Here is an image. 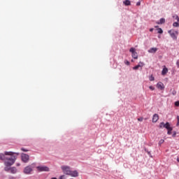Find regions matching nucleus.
<instances>
[{
	"instance_id": "nucleus-1",
	"label": "nucleus",
	"mask_w": 179,
	"mask_h": 179,
	"mask_svg": "<svg viewBox=\"0 0 179 179\" xmlns=\"http://www.w3.org/2000/svg\"><path fill=\"white\" fill-rule=\"evenodd\" d=\"M13 155H17V156H19V153H15L13 152H5L4 154L1 153L0 160H3V162H9V159H10L12 156H14Z\"/></svg>"
},
{
	"instance_id": "nucleus-2",
	"label": "nucleus",
	"mask_w": 179,
	"mask_h": 179,
	"mask_svg": "<svg viewBox=\"0 0 179 179\" xmlns=\"http://www.w3.org/2000/svg\"><path fill=\"white\" fill-rule=\"evenodd\" d=\"M16 161V157L12 156L10 158H9V161L5 162L4 164L6 167L4 168L5 171H10V166H13V164H15V162Z\"/></svg>"
},
{
	"instance_id": "nucleus-3",
	"label": "nucleus",
	"mask_w": 179,
	"mask_h": 179,
	"mask_svg": "<svg viewBox=\"0 0 179 179\" xmlns=\"http://www.w3.org/2000/svg\"><path fill=\"white\" fill-rule=\"evenodd\" d=\"M173 40H177L178 37V31H175L174 29H171L168 31Z\"/></svg>"
},
{
	"instance_id": "nucleus-4",
	"label": "nucleus",
	"mask_w": 179,
	"mask_h": 179,
	"mask_svg": "<svg viewBox=\"0 0 179 179\" xmlns=\"http://www.w3.org/2000/svg\"><path fill=\"white\" fill-rule=\"evenodd\" d=\"M61 169L64 174H66V176H69L71 173V168L69 166H62Z\"/></svg>"
},
{
	"instance_id": "nucleus-5",
	"label": "nucleus",
	"mask_w": 179,
	"mask_h": 179,
	"mask_svg": "<svg viewBox=\"0 0 179 179\" xmlns=\"http://www.w3.org/2000/svg\"><path fill=\"white\" fill-rule=\"evenodd\" d=\"M21 158L24 163H27L30 159V157L27 154L22 153L21 155Z\"/></svg>"
},
{
	"instance_id": "nucleus-6",
	"label": "nucleus",
	"mask_w": 179,
	"mask_h": 179,
	"mask_svg": "<svg viewBox=\"0 0 179 179\" xmlns=\"http://www.w3.org/2000/svg\"><path fill=\"white\" fill-rule=\"evenodd\" d=\"M38 171H50V168H48L46 166H37L36 167Z\"/></svg>"
},
{
	"instance_id": "nucleus-7",
	"label": "nucleus",
	"mask_w": 179,
	"mask_h": 179,
	"mask_svg": "<svg viewBox=\"0 0 179 179\" xmlns=\"http://www.w3.org/2000/svg\"><path fill=\"white\" fill-rule=\"evenodd\" d=\"M31 171H33V168H31V166H27L24 169V174H31Z\"/></svg>"
},
{
	"instance_id": "nucleus-8",
	"label": "nucleus",
	"mask_w": 179,
	"mask_h": 179,
	"mask_svg": "<svg viewBox=\"0 0 179 179\" xmlns=\"http://www.w3.org/2000/svg\"><path fill=\"white\" fill-rule=\"evenodd\" d=\"M129 51L132 53V57L134 59H138V53L135 51V48H130Z\"/></svg>"
},
{
	"instance_id": "nucleus-9",
	"label": "nucleus",
	"mask_w": 179,
	"mask_h": 179,
	"mask_svg": "<svg viewBox=\"0 0 179 179\" xmlns=\"http://www.w3.org/2000/svg\"><path fill=\"white\" fill-rule=\"evenodd\" d=\"M157 87L160 90H164V84H163L162 82H159L157 84Z\"/></svg>"
},
{
	"instance_id": "nucleus-10",
	"label": "nucleus",
	"mask_w": 179,
	"mask_h": 179,
	"mask_svg": "<svg viewBox=\"0 0 179 179\" xmlns=\"http://www.w3.org/2000/svg\"><path fill=\"white\" fill-rule=\"evenodd\" d=\"M69 176H71V177H78L79 173L76 171H71Z\"/></svg>"
},
{
	"instance_id": "nucleus-11",
	"label": "nucleus",
	"mask_w": 179,
	"mask_h": 179,
	"mask_svg": "<svg viewBox=\"0 0 179 179\" xmlns=\"http://www.w3.org/2000/svg\"><path fill=\"white\" fill-rule=\"evenodd\" d=\"M170 125V123L166 122V124H164V122H161L159 124V128H166L167 129V127H169Z\"/></svg>"
},
{
	"instance_id": "nucleus-12",
	"label": "nucleus",
	"mask_w": 179,
	"mask_h": 179,
	"mask_svg": "<svg viewBox=\"0 0 179 179\" xmlns=\"http://www.w3.org/2000/svg\"><path fill=\"white\" fill-rule=\"evenodd\" d=\"M159 121V115L155 114L152 117V122H157Z\"/></svg>"
},
{
	"instance_id": "nucleus-13",
	"label": "nucleus",
	"mask_w": 179,
	"mask_h": 179,
	"mask_svg": "<svg viewBox=\"0 0 179 179\" xmlns=\"http://www.w3.org/2000/svg\"><path fill=\"white\" fill-rule=\"evenodd\" d=\"M157 52V48H152L148 50L150 54H155Z\"/></svg>"
},
{
	"instance_id": "nucleus-14",
	"label": "nucleus",
	"mask_w": 179,
	"mask_h": 179,
	"mask_svg": "<svg viewBox=\"0 0 179 179\" xmlns=\"http://www.w3.org/2000/svg\"><path fill=\"white\" fill-rule=\"evenodd\" d=\"M10 172L12 173V174H16L17 173V169H16V167H11L10 169Z\"/></svg>"
},
{
	"instance_id": "nucleus-15",
	"label": "nucleus",
	"mask_w": 179,
	"mask_h": 179,
	"mask_svg": "<svg viewBox=\"0 0 179 179\" xmlns=\"http://www.w3.org/2000/svg\"><path fill=\"white\" fill-rule=\"evenodd\" d=\"M166 129L168 131L167 132L168 135H171V131H173V127H171L170 125L166 126Z\"/></svg>"
},
{
	"instance_id": "nucleus-16",
	"label": "nucleus",
	"mask_w": 179,
	"mask_h": 179,
	"mask_svg": "<svg viewBox=\"0 0 179 179\" xmlns=\"http://www.w3.org/2000/svg\"><path fill=\"white\" fill-rule=\"evenodd\" d=\"M169 72V69L166 68V66H164V68L163 69L162 71V75L164 76Z\"/></svg>"
},
{
	"instance_id": "nucleus-17",
	"label": "nucleus",
	"mask_w": 179,
	"mask_h": 179,
	"mask_svg": "<svg viewBox=\"0 0 179 179\" xmlns=\"http://www.w3.org/2000/svg\"><path fill=\"white\" fill-rule=\"evenodd\" d=\"M164 23H166V20L164 18H161L159 20V22H157V24H163Z\"/></svg>"
},
{
	"instance_id": "nucleus-18",
	"label": "nucleus",
	"mask_w": 179,
	"mask_h": 179,
	"mask_svg": "<svg viewBox=\"0 0 179 179\" xmlns=\"http://www.w3.org/2000/svg\"><path fill=\"white\" fill-rule=\"evenodd\" d=\"M123 3L126 6H131V1L129 0H125L124 1H123Z\"/></svg>"
},
{
	"instance_id": "nucleus-19",
	"label": "nucleus",
	"mask_w": 179,
	"mask_h": 179,
	"mask_svg": "<svg viewBox=\"0 0 179 179\" xmlns=\"http://www.w3.org/2000/svg\"><path fill=\"white\" fill-rule=\"evenodd\" d=\"M139 68H141V64H138L137 66H134L133 69H134V71H136L137 69H139Z\"/></svg>"
},
{
	"instance_id": "nucleus-20",
	"label": "nucleus",
	"mask_w": 179,
	"mask_h": 179,
	"mask_svg": "<svg viewBox=\"0 0 179 179\" xmlns=\"http://www.w3.org/2000/svg\"><path fill=\"white\" fill-rule=\"evenodd\" d=\"M157 31L159 34H163V29L162 28L157 29Z\"/></svg>"
},
{
	"instance_id": "nucleus-21",
	"label": "nucleus",
	"mask_w": 179,
	"mask_h": 179,
	"mask_svg": "<svg viewBox=\"0 0 179 179\" xmlns=\"http://www.w3.org/2000/svg\"><path fill=\"white\" fill-rule=\"evenodd\" d=\"M149 79H150V82H153V80H155V77L153 76V75H151L149 77Z\"/></svg>"
},
{
	"instance_id": "nucleus-22",
	"label": "nucleus",
	"mask_w": 179,
	"mask_h": 179,
	"mask_svg": "<svg viewBox=\"0 0 179 179\" xmlns=\"http://www.w3.org/2000/svg\"><path fill=\"white\" fill-rule=\"evenodd\" d=\"M173 27H179V23L178 22H173Z\"/></svg>"
},
{
	"instance_id": "nucleus-23",
	"label": "nucleus",
	"mask_w": 179,
	"mask_h": 179,
	"mask_svg": "<svg viewBox=\"0 0 179 179\" xmlns=\"http://www.w3.org/2000/svg\"><path fill=\"white\" fill-rule=\"evenodd\" d=\"M173 19H175L176 20H177V22H179V17H178V15H173Z\"/></svg>"
},
{
	"instance_id": "nucleus-24",
	"label": "nucleus",
	"mask_w": 179,
	"mask_h": 179,
	"mask_svg": "<svg viewBox=\"0 0 179 179\" xmlns=\"http://www.w3.org/2000/svg\"><path fill=\"white\" fill-rule=\"evenodd\" d=\"M163 143H164V140L161 139V140L159 141V145H163Z\"/></svg>"
},
{
	"instance_id": "nucleus-25",
	"label": "nucleus",
	"mask_w": 179,
	"mask_h": 179,
	"mask_svg": "<svg viewBox=\"0 0 179 179\" xmlns=\"http://www.w3.org/2000/svg\"><path fill=\"white\" fill-rule=\"evenodd\" d=\"M138 65H140V66H141V68H142V66H143V65H145V64H143V62H140Z\"/></svg>"
},
{
	"instance_id": "nucleus-26",
	"label": "nucleus",
	"mask_w": 179,
	"mask_h": 179,
	"mask_svg": "<svg viewBox=\"0 0 179 179\" xmlns=\"http://www.w3.org/2000/svg\"><path fill=\"white\" fill-rule=\"evenodd\" d=\"M175 106H176V107H178V106H179V101H178L175 102Z\"/></svg>"
},
{
	"instance_id": "nucleus-27",
	"label": "nucleus",
	"mask_w": 179,
	"mask_h": 179,
	"mask_svg": "<svg viewBox=\"0 0 179 179\" xmlns=\"http://www.w3.org/2000/svg\"><path fill=\"white\" fill-rule=\"evenodd\" d=\"M149 89H150V90H155V87H153V86H150V87H149Z\"/></svg>"
},
{
	"instance_id": "nucleus-28",
	"label": "nucleus",
	"mask_w": 179,
	"mask_h": 179,
	"mask_svg": "<svg viewBox=\"0 0 179 179\" xmlns=\"http://www.w3.org/2000/svg\"><path fill=\"white\" fill-rule=\"evenodd\" d=\"M138 121H140V122L143 121V117H139V118H138Z\"/></svg>"
},
{
	"instance_id": "nucleus-29",
	"label": "nucleus",
	"mask_w": 179,
	"mask_h": 179,
	"mask_svg": "<svg viewBox=\"0 0 179 179\" xmlns=\"http://www.w3.org/2000/svg\"><path fill=\"white\" fill-rule=\"evenodd\" d=\"M177 121H178L177 126L178 127V125H179V116H177Z\"/></svg>"
},
{
	"instance_id": "nucleus-30",
	"label": "nucleus",
	"mask_w": 179,
	"mask_h": 179,
	"mask_svg": "<svg viewBox=\"0 0 179 179\" xmlns=\"http://www.w3.org/2000/svg\"><path fill=\"white\" fill-rule=\"evenodd\" d=\"M21 150H22V152H29V150H27L24 148H21Z\"/></svg>"
},
{
	"instance_id": "nucleus-31",
	"label": "nucleus",
	"mask_w": 179,
	"mask_h": 179,
	"mask_svg": "<svg viewBox=\"0 0 179 179\" xmlns=\"http://www.w3.org/2000/svg\"><path fill=\"white\" fill-rule=\"evenodd\" d=\"M65 178V176L62 175L59 177V179H64Z\"/></svg>"
},
{
	"instance_id": "nucleus-32",
	"label": "nucleus",
	"mask_w": 179,
	"mask_h": 179,
	"mask_svg": "<svg viewBox=\"0 0 179 179\" xmlns=\"http://www.w3.org/2000/svg\"><path fill=\"white\" fill-rule=\"evenodd\" d=\"M137 6H141V1L136 3Z\"/></svg>"
},
{
	"instance_id": "nucleus-33",
	"label": "nucleus",
	"mask_w": 179,
	"mask_h": 179,
	"mask_svg": "<svg viewBox=\"0 0 179 179\" xmlns=\"http://www.w3.org/2000/svg\"><path fill=\"white\" fill-rule=\"evenodd\" d=\"M176 65H177L178 67L179 68V60L176 62Z\"/></svg>"
},
{
	"instance_id": "nucleus-34",
	"label": "nucleus",
	"mask_w": 179,
	"mask_h": 179,
	"mask_svg": "<svg viewBox=\"0 0 179 179\" xmlns=\"http://www.w3.org/2000/svg\"><path fill=\"white\" fill-rule=\"evenodd\" d=\"M126 64H127V65H129V62L127 61V62H126Z\"/></svg>"
},
{
	"instance_id": "nucleus-35",
	"label": "nucleus",
	"mask_w": 179,
	"mask_h": 179,
	"mask_svg": "<svg viewBox=\"0 0 179 179\" xmlns=\"http://www.w3.org/2000/svg\"><path fill=\"white\" fill-rule=\"evenodd\" d=\"M150 31H153V28L150 29Z\"/></svg>"
},
{
	"instance_id": "nucleus-36",
	"label": "nucleus",
	"mask_w": 179,
	"mask_h": 179,
	"mask_svg": "<svg viewBox=\"0 0 179 179\" xmlns=\"http://www.w3.org/2000/svg\"><path fill=\"white\" fill-rule=\"evenodd\" d=\"M17 166H20V164H17Z\"/></svg>"
},
{
	"instance_id": "nucleus-37",
	"label": "nucleus",
	"mask_w": 179,
	"mask_h": 179,
	"mask_svg": "<svg viewBox=\"0 0 179 179\" xmlns=\"http://www.w3.org/2000/svg\"><path fill=\"white\" fill-rule=\"evenodd\" d=\"M173 136H176V134H173Z\"/></svg>"
},
{
	"instance_id": "nucleus-38",
	"label": "nucleus",
	"mask_w": 179,
	"mask_h": 179,
	"mask_svg": "<svg viewBox=\"0 0 179 179\" xmlns=\"http://www.w3.org/2000/svg\"><path fill=\"white\" fill-rule=\"evenodd\" d=\"M14 178L13 177H12V178H10V179H13Z\"/></svg>"
}]
</instances>
